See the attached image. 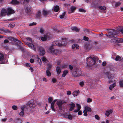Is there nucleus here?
<instances>
[{
	"mask_svg": "<svg viewBox=\"0 0 123 123\" xmlns=\"http://www.w3.org/2000/svg\"><path fill=\"white\" fill-rule=\"evenodd\" d=\"M71 29L74 31L76 32H79V31L80 29L76 27H73L71 28Z\"/></svg>",
	"mask_w": 123,
	"mask_h": 123,
	"instance_id": "27",
	"label": "nucleus"
},
{
	"mask_svg": "<svg viewBox=\"0 0 123 123\" xmlns=\"http://www.w3.org/2000/svg\"><path fill=\"white\" fill-rule=\"evenodd\" d=\"M26 39L27 41H30L31 43H33V41L32 40V39L31 38L28 37L26 38Z\"/></svg>",
	"mask_w": 123,
	"mask_h": 123,
	"instance_id": "45",
	"label": "nucleus"
},
{
	"mask_svg": "<svg viewBox=\"0 0 123 123\" xmlns=\"http://www.w3.org/2000/svg\"><path fill=\"white\" fill-rule=\"evenodd\" d=\"M98 58L96 57H94L92 58L90 57L86 58L87 64L88 66H91L93 65L96 63V61L97 60Z\"/></svg>",
	"mask_w": 123,
	"mask_h": 123,
	"instance_id": "1",
	"label": "nucleus"
},
{
	"mask_svg": "<svg viewBox=\"0 0 123 123\" xmlns=\"http://www.w3.org/2000/svg\"><path fill=\"white\" fill-rule=\"evenodd\" d=\"M72 48L73 49H78L79 48V46L78 44H74L72 45Z\"/></svg>",
	"mask_w": 123,
	"mask_h": 123,
	"instance_id": "30",
	"label": "nucleus"
},
{
	"mask_svg": "<svg viewBox=\"0 0 123 123\" xmlns=\"http://www.w3.org/2000/svg\"><path fill=\"white\" fill-rule=\"evenodd\" d=\"M79 11L80 12H86V11L82 8H80L79 9Z\"/></svg>",
	"mask_w": 123,
	"mask_h": 123,
	"instance_id": "55",
	"label": "nucleus"
},
{
	"mask_svg": "<svg viewBox=\"0 0 123 123\" xmlns=\"http://www.w3.org/2000/svg\"><path fill=\"white\" fill-rule=\"evenodd\" d=\"M112 112V111L111 110H108L105 112V115L108 117L110 114Z\"/></svg>",
	"mask_w": 123,
	"mask_h": 123,
	"instance_id": "22",
	"label": "nucleus"
},
{
	"mask_svg": "<svg viewBox=\"0 0 123 123\" xmlns=\"http://www.w3.org/2000/svg\"><path fill=\"white\" fill-rule=\"evenodd\" d=\"M21 108L22 111L20 113L19 115L21 117H22L24 114V110L25 107L24 106H21Z\"/></svg>",
	"mask_w": 123,
	"mask_h": 123,
	"instance_id": "21",
	"label": "nucleus"
},
{
	"mask_svg": "<svg viewBox=\"0 0 123 123\" xmlns=\"http://www.w3.org/2000/svg\"><path fill=\"white\" fill-rule=\"evenodd\" d=\"M19 3L17 0H13L11 2V3L12 4H18Z\"/></svg>",
	"mask_w": 123,
	"mask_h": 123,
	"instance_id": "37",
	"label": "nucleus"
},
{
	"mask_svg": "<svg viewBox=\"0 0 123 123\" xmlns=\"http://www.w3.org/2000/svg\"><path fill=\"white\" fill-rule=\"evenodd\" d=\"M79 84L80 85L82 86L84 85V82H80Z\"/></svg>",
	"mask_w": 123,
	"mask_h": 123,
	"instance_id": "62",
	"label": "nucleus"
},
{
	"mask_svg": "<svg viewBox=\"0 0 123 123\" xmlns=\"http://www.w3.org/2000/svg\"><path fill=\"white\" fill-rule=\"evenodd\" d=\"M79 93V91L78 90L77 91H75L73 92L72 94L74 97L77 96Z\"/></svg>",
	"mask_w": 123,
	"mask_h": 123,
	"instance_id": "32",
	"label": "nucleus"
},
{
	"mask_svg": "<svg viewBox=\"0 0 123 123\" xmlns=\"http://www.w3.org/2000/svg\"><path fill=\"white\" fill-rule=\"evenodd\" d=\"M49 70H47L46 71L47 75L48 76H50L51 75V73L49 71Z\"/></svg>",
	"mask_w": 123,
	"mask_h": 123,
	"instance_id": "44",
	"label": "nucleus"
},
{
	"mask_svg": "<svg viewBox=\"0 0 123 123\" xmlns=\"http://www.w3.org/2000/svg\"><path fill=\"white\" fill-rule=\"evenodd\" d=\"M9 42V41L7 39H5L4 41V43H8Z\"/></svg>",
	"mask_w": 123,
	"mask_h": 123,
	"instance_id": "63",
	"label": "nucleus"
},
{
	"mask_svg": "<svg viewBox=\"0 0 123 123\" xmlns=\"http://www.w3.org/2000/svg\"><path fill=\"white\" fill-rule=\"evenodd\" d=\"M92 100L91 99L89 98L87 99V102L88 103L91 102H92Z\"/></svg>",
	"mask_w": 123,
	"mask_h": 123,
	"instance_id": "61",
	"label": "nucleus"
},
{
	"mask_svg": "<svg viewBox=\"0 0 123 123\" xmlns=\"http://www.w3.org/2000/svg\"><path fill=\"white\" fill-rule=\"evenodd\" d=\"M48 102L49 103H50L53 100V98L51 97L49 98L48 99Z\"/></svg>",
	"mask_w": 123,
	"mask_h": 123,
	"instance_id": "53",
	"label": "nucleus"
},
{
	"mask_svg": "<svg viewBox=\"0 0 123 123\" xmlns=\"http://www.w3.org/2000/svg\"><path fill=\"white\" fill-rule=\"evenodd\" d=\"M70 9V10L69 9L68 10V13H69L74 12L76 10V8L74 6H72L71 7Z\"/></svg>",
	"mask_w": 123,
	"mask_h": 123,
	"instance_id": "16",
	"label": "nucleus"
},
{
	"mask_svg": "<svg viewBox=\"0 0 123 123\" xmlns=\"http://www.w3.org/2000/svg\"><path fill=\"white\" fill-rule=\"evenodd\" d=\"M36 25V23L35 22H33L29 24V25L30 26H31Z\"/></svg>",
	"mask_w": 123,
	"mask_h": 123,
	"instance_id": "59",
	"label": "nucleus"
},
{
	"mask_svg": "<svg viewBox=\"0 0 123 123\" xmlns=\"http://www.w3.org/2000/svg\"><path fill=\"white\" fill-rule=\"evenodd\" d=\"M41 12L39 11H38L36 15L37 18H39L41 16Z\"/></svg>",
	"mask_w": 123,
	"mask_h": 123,
	"instance_id": "39",
	"label": "nucleus"
},
{
	"mask_svg": "<svg viewBox=\"0 0 123 123\" xmlns=\"http://www.w3.org/2000/svg\"><path fill=\"white\" fill-rule=\"evenodd\" d=\"M50 14L51 12L50 11L44 10L43 12V15L45 17H46L49 15H50Z\"/></svg>",
	"mask_w": 123,
	"mask_h": 123,
	"instance_id": "12",
	"label": "nucleus"
},
{
	"mask_svg": "<svg viewBox=\"0 0 123 123\" xmlns=\"http://www.w3.org/2000/svg\"><path fill=\"white\" fill-rule=\"evenodd\" d=\"M84 109L87 112H91L92 111V110L91 108L88 106H85L84 107Z\"/></svg>",
	"mask_w": 123,
	"mask_h": 123,
	"instance_id": "28",
	"label": "nucleus"
},
{
	"mask_svg": "<svg viewBox=\"0 0 123 123\" xmlns=\"http://www.w3.org/2000/svg\"><path fill=\"white\" fill-rule=\"evenodd\" d=\"M67 116H65V117L68 118L69 119L71 120L72 119V115L70 114L68 115V114H66Z\"/></svg>",
	"mask_w": 123,
	"mask_h": 123,
	"instance_id": "35",
	"label": "nucleus"
},
{
	"mask_svg": "<svg viewBox=\"0 0 123 123\" xmlns=\"http://www.w3.org/2000/svg\"><path fill=\"white\" fill-rule=\"evenodd\" d=\"M56 100H54L51 103V107L52 111H55V109L54 107V105L55 103V102L56 101Z\"/></svg>",
	"mask_w": 123,
	"mask_h": 123,
	"instance_id": "24",
	"label": "nucleus"
},
{
	"mask_svg": "<svg viewBox=\"0 0 123 123\" xmlns=\"http://www.w3.org/2000/svg\"><path fill=\"white\" fill-rule=\"evenodd\" d=\"M28 107L32 108L35 107L37 105V103L35 101L32 100L28 102L26 104Z\"/></svg>",
	"mask_w": 123,
	"mask_h": 123,
	"instance_id": "2",
	"label": "nucleus"
},
{
	"mask_svg": "<svg viewBox=\"0 0 123 123\" xmlns=\"http://www.w3.org/2000/svg\"><path fill=\"white\" fill-rule=\"evenodd\" d=\"M60 46H64L67 43V39L65 38H62V41H60Z\"/></svg>",
	"mask_w": 123,
	"mask_h": 123,
	"instance_id": "11",
	"label": "nucleus"
},
{
	"mask_svg": "<svg viewBox=\"0 0 123 123\" xmlns=\"http://www.w3.org/2000/svg\"><path fill=\"white\" fill-rule=\"evenodd\" d=\"M109 120H107L106 121V122L103 121L101 122V123H109Z\"/></svg>",
	"mask_w": 123,
	"mask_h": 123,
	"instance_id": "64",
	"label": "nucleus"
},
{
	"mask_svg": "<svg viewBox=\"0 0 123 123\" xmlns=\"http://www.w3.org/2000/svg\"><path fill=\"white\" fill-rule=\"evenodd\" d=\"M47 36L44 35L43 37H41V40L43 41H46L47 40Z\"/></svg>",
	"mask_w": 123,
	"mask_h": 123,
	"instance_id": "36",
	"label": "nucleus"
},
{
	"mask_svg": "<svg viewBox=\"0 0 123 123\" xmlns=\"http://www.w3.org/2000/svg\"><path fill=\"white\" fill-rule=\"evenodd\" d=\"M65 102L64 101L63 102L62 100H59L57 101L56 104L58 106L60 110H62V105Z\"/></svg>",
	"mask_w": 123,
	"mask_h": 123,
	"instance_id": "6",
	"label": "nucleus"
},
{
	"mask_svg": "<svg viewBox=\"0 0 123 123\" xmlns=\"http://www.w3.org/2000/svg\"><path fill=\"white\" fill-rule=\"evenodd\" d=\"M68 105L70 107L69 110L70 111L73 110L75 106V104L73 102H72L71 104H69Z\"/></svg>",
	"mask_w": 123,
	"mask_h": 123,
	"instance_id": "15",
	"label": "nucleus"
},
{
	"mask_svg": "<svg viewBox=\"0 0 123 123\" xmlns=\"http://www.w3.org/2000/svg\"><path fill=\"white\" fill-rule=\"evenodd\" d=\"M9 39L12 41H13L19 43L21 45H22L23 44V43H22V42L21 41L18 40V39L16 38H14L12 37H11L9 38Z\"/></svg>",
	"mask_w": 123,
	"mask_h": 123,
	"instance_id": "7",
	"label": "nucleus"
},
{
	"mask_svg": "<svg viewBox=\"0 0 123 123\" xmlns=\"http://www.w3.org/2000/svg\"><path fill=\"white\" fill-rule=\"evenodd\" d=\"M89 38L87 37L84 36L83 37V40L86 41H87L88 40Z\"/></svg>",
	"mask_w": 123,
	"mask_h": 123,
	"instance_id": "56",
	"label": "nucleus"
},
{
	"mask_svg": "<svg viewBox=\"0 0 123 123\" xmlns=\"http://www.w3.org/2000/svg\"><path fill=\"white\" fill-rule=\"evenodd\" d=\"M115 59L116 61H120L121 60V58L119 56L117 55V56Z\"/></svg>",
	"mask_w": 123,
	"mask_h": 123,
	"instance_id": "43",
	"label": "nucleus"
},
{
	"mask_svg": "<svg viewBox=\"0 0 123 123\" xmlns=\"http://www.w3.org/2000/svg\"><path fill=\"white\" fill-rule=\"evenodd\" d=\"M7 10V15H8L11 14L15 12L14 11L11 7L8 8Z\"/></svg>",
	"mask_w": 123,
	"mask_h": 123,
	"instance_id": "14",
	"label": "nucleus"
},
{
	"mask_svg": "<svg viewBox=\"0 0 123 123\" xmlns=\"http://www.w3.org/2000/svg\"><path fill=\"white\" fill-rule=\"evenodd\" d=\"M4 55L3 54L0 53V63H2L1 61L4 59Z\"/></svg>",
	"mask_w": 123,
	"mask_h": 123,
	"instance_id": "31",
	"label": "nucleus"
},
{
	"mask_svg": "<svg viewBox=\"0 0 123 123\" xmlns=\"http://www.w3.org/2000/svg\"><path fill=\"white\" fill-rule=\"evenodd\" d=\"M105 74L109 79H112L115 77V75L114 74H111L109 72H106Z\"/></svg>",
	"mask_w": 123,
	"mask_h": 123,
	"instance_id": "8",
	"label": "nucleus"
},
{
	"mask_svg": "<svg viewBox=\"0 0 123 123\" xmlns=\"http://www.w3.org/2000/svg\"><path fill=\"white\" fill-rule=\"evenodd\" d=\"M36 56H37V62H39L40 63V62H41V59L40 58H38V57L37 55H36Z\"/></svg>",
	"mask_w": 123,
	"mask_h": 123,
	"instance_id": "57",
	"label": "nucleus"
},
{
	"mask_svg": "<svg viewBox=\"0 0 123 123\" xmlns=\"http://www.w3.org/2000/svg\"><path fill=\"white\" fill-rule=\"evenodd\" d=\"M121 4V2H116L115 5V7H117L119 6Z\"/></svg>",
	"mask_w": 123,
	"mask_h": 123,
	"instance_id": "41",
	"label": "nucleus"
},
{
	"mask_svg": "<svg viewBox=\"0 0 123 123\" xmlns=\"http://www.w3.org/2000/svg\"><path fill=\"white\" fill-rule=\"evenodd\" d=\"M26 45H28L29 47L31 48L34 51H36V47L32 43H26Z\"/></svg>",
	"mask_w": 123,
	"mask_h": 123,
	"instance_id": "10",
	"label": "nucleus"
},
{
	"mask_svg": "<svg viewBox=\"0 0 123 123\" xmlns=\"http://www.w3.org/2000/svg\"><path fill=\"white\" fill-rule=\"evenodd\" d=\"M56 70L57 74L58 75L61 72L60 68L59 66H57L56 67Z\"/></svg>",
	"mask_w": 123,
	"mask_h": 123,
	"instance_id": "26",
	"label": "nucleus"
},
{
	"mask_svg": "<svg viewBox=\"0 0 123 123\" xmlns=\"http://www.w3.org/2000/svg\"><path fill=\"white\" fill-rule=\"evenodd\" d=\"M114 81L115 82L113 84L110 85L109 87V89L110 90H112V89L116 86V81L115 80Z\"/></svg>",
	"mask_w": 123,
	"mask_h": 123,
	"instance_id": "29",
	"label": "nucleus"
},
{
	"mask_svg": "<svg viewBox=\"0 0 123 123\" xmlns=\"http://www.w3.org/2000/svg\"><path fill=\"white\" fill-rule=\"evenodd\" d=\"M38 49L40 53V54L41 55H43L45 54V50L42 47H38Z\"/></svg>",
	"mask_w": 123,
	"mask_h": 123,
	"instance_id": "13",
	"label": "nucleus"
},
{
	"mask_svg": "<svg viewBox=\"0 0 123 123\" xmlns=\"http://www.w3.org/2000/svg\"><path fill=\"white\" fill-rule=\"evenodd\" d=\"M84 114L83 115L84 116H86L87 115V111H86L85 109L83 111Z\"/></svg>",
	"mask_w": 123,
	"mask_h": 123,
	"instance_id": "48",
	"label": "nucleus"
},
{
	"mask_svg": "<svg viewBox=\"0 0 123 123\" xmlns=\"http://www.w3.org/2000/svg\"><path fill=\"white\" fill-rule=\"evenodd\" d=\"M54 49L53 46H51L48 49L47 51L48 53L52 54Z\"/></svg>",
	"mask_w": 123,
	"mask_h": 123,
	"instance_id": "20",
	"label": "nucleus"
},
{
	"mask_svg": "<svg viewBox=\"0 0 123 123\" xmlns=\"http://www.w3.org/2000/svg\"><path fill=\"white\" fill-rule=\"evenodd\" d=\"M12 108L14 110H16L18 108L17 107V106L15 105H13L12 106Z\"/></svg>",
	"mask_w": 123,
	"mask_h": 123,
	"instance_id": "54",
	"label": "nucleus"
},
{
	"mask_svg": "<svg viewBox=\"0 0 123 123\" xmlns=\"http://www.w3.org/2000/svg\"><path fill=\"white\" fill-rule=\"evenodd\" d=\"M67 65L65 64H63L61 66V68H67Z\"/></svg>",
	"mask_w": 123,
	"mask_h": 123,
	"instance_id": "52",
	"label": "nucleus"
},
{
	"mask_svg": "<svg viewBox=\"0 0 123 123\" xmlns=\"http://www.w3.org/2000/svg\"><path fill=\"white\" fill-rule=\"evenodd\" d=\"M15 26V25L14 24H10L9 25V26L11 28H12L14 27Z\"/></svg>",
	"mask_w": 123,
	"mask_h": 123,
	"instance_id": "51",
	"label": "nucleus"
},
{
	"mask_svg": "<svg viewBox=\"0 0 123 123\" xmlns=\"http://www.w3.org/2000/svg\"><path fill=\"white\" fill-rule=\"evenodd\" d=\"M25 12L27 13H29L31 11V8L28 6L27 5L26 6V7L25 8Z\"/></svg>",
	"mask_w": 123,
	"mask_h": 123,
	"instance_id": "17",
	"label": "nucleus"
},
{
	"mask_svg": "<svg viewBox=\"0 0 123 123\" xmlns=\"http://www.w3.org/2000/svg\"><path fill=\"white\" fill-rule=\"evenodd\" d=\"M117 40V42L119 43L123 42V39L122 38H118Z\"/></svg>",
	"mask_w": 123,
	"mask_h": 123,
	"instance_id": "42",
	"label": "nucleus"
},
{
	"mask_svg": "<svg viewBox=\"0 0 123 123\" xmlns=\"http://www.w3.org/2000/svg\"><path fill=\"white\" fill-rule=\"evenodd\" d=\"M43 62L45 64H48L49 62L47 59L45 57H43L41 58Z\"/></svg>",
	"mask_w": 123,
	"mask_h": 123,
	"instance_id": "25",
	"label": "nucleus"
},
{
	"mask_svg": "<svg viewBox=\"0 0 123 123\" xmlns=\"http://www.w3.org/2000/svg\"><path fill=\"white\" fill-rule=\"evenodd\" d=\"M5 33H11L12 31L9 30L5 29L3 28L0 29V33L1 34H3Z\"/></svg>",
	"mask_w": 123,
	"mask_h": 123,
	"instance_id": "9",
	"label": "nucleus"
},
{
	"mask_svg": "<svg viewBox=\"0 0 123 123\" xmlns=\"http://www.w3.org/2000/svg\"><path fill=\"white\" fill-rule=\"evenodd\" d=\"M7 13L6 10L5 9H3L1 11V15L2 16H5Z\"/></svg>",
	"mask_w": 123,
	"mask_h": 123,
	"instance_id": "23",
	"label": "nucleus"
},
{
	"mask_svg": "<svg viewBox=\"0 0 123 123\" xmlns=\"http://www.w3.org/2000/svg\"><path fill=\"white\" fill-rule=\"evenodd\" d=\"M81 70L78 68L75 70L73 73V75L75 77L79 76L81 75Z\"/></svg>",
	"mask_w": 123,
	"mask_h": 123,
	"instance_id": "4",
	"label": "nucleus"
},
{
	"mask_svg": "<svg viewBox=\"0 0 123 123\" xmlns=\"http://www.w3.org/2000/svg\"><path fill=\"white\" fill-rule=\"evenodd\" d=\"M117 30H112L109 31L108 35L106 34V35L107 37H109L110 38L115 37V36L117 35Z\"/></svg>",
	"mask_w": 123,
	"mask_h": 123,
	"instance_id": "3",
	"label": "nucleus"
},
{
	"mask_svg": "<svg viewBox=\"0 0 123 123\" xmlns=\"http://www.w3.org/2000/svg\"><path fill=\"white\" fill-rule=\"evenodd\" d=\"M59 9V7L58 6H54V10L55 11V12H58Z\"/></svg>",
	"mask_w": 123,
	"mask_h": 123,
	"instance_id": "33",
	"label": "nucleus"
},
{
	"mask_svg": "<svg viewBox=\"0 0 123 123\" xmlns=\"http://www.w3.org/2000/svg\"><path fill=\"white\" fill-rule=\"evenodd\" d=\"M24 65L25 66L27 67H30L31 66L30 64L29 63H27L24 64Z\"/></svg>",
	"mask_w": 123,
	"mask_h": 123,
	"instance_id": "58",
	"label": "nucleus"
},
{
	"mask_svg": "<svg viewBox=\"0 0 123 123\" xmlns=\"http://www.w3.org/2000/svg\"><path fill=\"white\" fill-rule=\"evenodd\" d=\"M90 82L93 85H94V84L96 83V80H91Z\"/></svg>",
	"mask_w": 123,
	"mask_h": 123,
	"instance_id": "47",
	"label": "nucleus"
},
{
	"mask_svg": "<svg viewBox=\"0 0 123 123\" xmlns=\"http://www.w3.org/2000/svg\"><path fill=\"white\" fill-rule=\"evenodd\" d=\"M68 70H64L63 71L62 74V76L63 77H64L68 73Z\"/></svg>",
	"mask_w": 123,
	"mask_h": 123,
	"instance_id": "34",
	"label": "nucleus"
},
{
	"mask_svg": "<svg viewBox=\"0 0 123 123\" xmlns=\"http://www.w3.org/2000/svg\"><path fill=\"white\" fill-rule=\"evenodd\" d=\"M119 85L121 87H123V80H121L119 81Z\"/></svg>",
	"mask_w": 123,
	"mask_h": 123,
	"instance_id": "46",
	"label": "nucleus"
},
{
	"mask_svg": "<svg viewBox=\"0 0 123 123\" xmlns=\"http://www.w3.org/2000/svg\"><path fill=\"white\" fill-rule=\"evenodd\" d=\"M60 51L59 50L54 49L53 52H52V54L53 55H58L60 54Z\"/></svg>",
	"mask_w": 123,
	"mask_h": 123,
	"instance_id": "19",
	"label": "nucleus"
},
{
	"mask_svg": "<svg viewBox=\"0 0 123 123\" xmlns=\"http://www.w3.org/2000/svg\"><path fill=\"white\" fill-rule=\"evenodd\" d=\"M117 42V39H113L111 40V42L112 43H115Z\"/></svg>",
	"mask_w": 123,
	"mask_h": 123,
	"instance_id": "50",
	"label": "nucleus"
},
{
	"mask_svg": "<svg viewBox=\"0 0 123 123\" xmlns=\"http://www.w3.org/2000/svg\"><path fill=\"white\" fill-rule=\"evenodd\" d=\"M66 14V12H64L62 13V15H60V18H64V16H65Z\"/></svg>",
	"mask_w": 123,
	"mask_h": 123,
	"instance_id": "40",
	"label": "nucleus"
},
{
	"mask_svg": "<svg viewBox=\"0 0 123 123\" xmlns=\"http://www.w3.org/2000/svg\"><path fill=\"white\" fill-rule=\"evenodd\" d=\"M76 105L77 107V109H76L74 110L73 111V112L75 113L78 112V114L79 115H81L82 114V111H80L81 107V106L80 105L78 104H76Z\"/></svg>",
	"mask_w": 123,
	"mask_h": 123,
	"instance_id": "5",
	"label": "nucleus"
},
{
	"mask_svg": "<svg viewBox=\"0 0 123 123\" xmlns=\"http://www.w3.org/2000/svg\"><path fill=\"white\" fill-rule=\"evenodd\" d=\"M52 46H60V41H55L53 42L52 44Z\"/></svg>",
	"mask_w": 123,
	"mask_h": 123,
	"instance_id": "18",
	"label": "nucleus"
},
{
	"mask_svg": "<svg viewBox=\"0 0 123 123\" xmlns=\"http://www.w3.org/2000/svg\"><path fill=\"white\" fill-rule=\"evenodd\" d=\"M98 8L99 9L102 10L104 11L106 9V7L104 6H99L98 7Z\"/></svg>",
	"mask_w": 123,
	"mask_h": 123,
	"instance_id": "38",
	"label": "nucleus"
},
{
	"mask_svg": "<svg viewBox=\"0 0 123 123\" xmlns=\"http://www.w3.org/2000/svg\"><path fill=\"white\" fill-rule=\"evenodd\" d=\"M95 118L96 119L98 120H99L100 118L98 116V115H96L95 116Z\"/></svg>",
	"mask_w": 123,
	"mask_h": 123,
	"instance_id": "60",
	"label": "nucleus"
},
{
	"mask_svg": "<svg viewBox=\"0 0 123 123\" xmlns=\"http://www.w3.org/2000/svg\"><path fill=\"white\" fill-rule=\"evenodd\" d=\"M52 67V65L50 64H49L48 65L47 70H50Z\"/></svg>",
	"mask_w": 123,
	"mask_h": 123,
	"instance_id": "49",
	"label": "nucleus"
}]
</instances>
